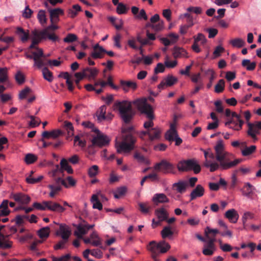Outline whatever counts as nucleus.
Here are the masks:
<instances>
[{"mask_svg": "<svg viewBox=\"0 0 261 261\" xmlns=\"http://www.w3.org/2000/svg\"><path fill=\"white\" fill-rule=\"evenodd\" d=\"M256 149L255 145H251L249 147H246L242 150V154L243 156H246L251 154Z\"/></svg>", "mask_w": 261, "mask_h": 261, "instance_id": "obj_43", "label": "nucleus"}, {"mask_svg": "<svg viewBox=\"0 0 261 261\" xmlns=\"http://www.w3.org/2000/svg\"><path fill=\"white\" fill-rule=\"evenodd\" d=\"M154 169L164 174H174L176 172L174 165L165 159L162 160L161 162L156 163L154 166Z\"/></svg>", "mask_w": 261, "mask_h": 261, "instance_id": "obj_6", "label": "nucleus"}, {"mask_svg": "<svg viewBox=\"0 0 261 261\" xmlns=\"http://www.w3.org/2000/svg\"><path fill=\"white\" fill-rule=\"evenodd\" d=\"M8 68L6 67L0 68V83L8 81Z\"/></svg>", "mask_w": 261, "mask_h": 261, "instance_id": "obj_39", "label": "nucleus"}, {"mask_svg": "<svg viewBox=\"0 0 261 261\" xmlns=\"http://www.w3.org/2000/svg\"><path fill=\"white\" fill-rule=\"evenodd\" d=\"M255 190L254 187H253L250 183L246 182L242 189H241V191L242 193V195L247 198H250L253 194V191Z\"/></svg>", "mask_w": 261, "mask_h": 261, "instance_id": "obj_20", "label": "nucleus"}, {"mask_svg": "<svg viewBox=\"0 0 261 261\" xmlns=\"http://www.w3.org/2000/svg\"><path fill=\"white\" fill-rule=\"evenodd\" d=\"M177 82V79L171 74H168L163 79L162 82L158 86L160 91L164 89L165 87H171Z\"/></svg>", "mask_w": 261, "mask_h": 261, "instance_id": "obj_11", "label": "nucleus"}, {"mask_svg": "<svg viewBox=\"0 0 261 261\" xmlns=\"http://www.w3.org/2000/svg\"><path fill=\"white\" fill-rule=\"evenodd\" d=\"M187 11L196 14H200L202 12L201 8L199 7H190L187 8Z\"/></svg>", "mask_w": 261, "mask_h": 261, "instance_id": "obj_64", "label": "nucleus"}, {"mask_svg": "<svg viewBox=\"0 0 261 261\" xmlns=\"http://www.w3.org/2000/svg\"><path fill=\"white\" fill-rule=\"evenodd\" d=\"M33 37L32 39V43L30 45V48H38L35 45L38 44L42 41L46 40L42 38L41 35L38 32V30H35L32 31Z\"/></svg>", "mask_w": 261, "mask_h": 261, "instance_id": "obj_16", "label": "nucleus"}, {"mask_svg": "<svg viewBox=\"0 0 261 261\" xmlns=\"http://www.w3.org/2000/svg\"><path fill=\"white\" fill-rule=\"evenodd\" d=\"M126 191L127 188L125 186L118 187L113 192L114 197L116 199H119L124 195Z\"/></svg>", "mask_w": 261, "mask_h": 261, "instance_id": "obj_34", "label": "nucleus"}, {"mask_svg": "<svg viewBox=\"0 0 261 261\" xmlns=\"http://www.w3.org/2000/svg\"><path fill=\"white\" fill-rule=\"evenodd\" d=\"M242 161L240 159H236L231 162H226L225 161H218L219 162H211V161L206 160L204 163V166L206 168H210V171L213 172L219 169L224 170L233 168Z\"/></svg>", "mask_w": 261, "mask_h": 261, "instance_id": "obj_3", "label": "nucleus"}, {"mask_svg": "<svg viewBox=\"0 0 261 261\" xmlns=\"http://www.w3.org/2000/svg\"><path fill=\"white\" fill-rule=\"evenodd\" d=\"M242 65L244 67H246V69L249 71H252L254 70L256 66L255 62H253L250 63V61L249 59H244L243 60Z\"/></svg>", "mask_w": 261, "mask_h": 261, "instance_id": "obj_36", "label": "nucleus"}, {"mask_svg": "<svg viewBox=\"0 0 261 261\" xmlns=\"http://www.w3.org/2000/svg\"><path fill=\"white\" fill-rule=\"evenodd\" d=\"M135 17L138 19H144L145 20H146L148 19L146 12L143 9L140 11L139 14L136 15Z\"/></svg>", "mask_w": 261, "mask_h": 261, "instance_id": "obj_63", "label": "nucleus"}, {"mask_svg": "<svg viewBox=\"0 0 261 261\" xmlns=\"http://www.w3.org/2000/svg\"><path fill=\"white\" fill-rule=\"evenodd\" d=\"M220 231L217 229L211 228L210 227H206L205 229V236H207L208 234L212 235L214 237H216V234L218 233H220Z\"/></svg>", "mask_w": 261, "mask_h": 261, "instance_id": "obj_54", "label": "nucleus"}, {"mask_svg": "<svg viewBox=\"0 0 261 261\" xmlns=\"http://www.w3.org/2000/svg\"><path fill=\"white\" fill-rule=\"evenodd\" d=\"M94 226V224L89 225L87 223H80L76 226V230L74 234L79 239H82L83 236L86 234L88 230Z\"/></svg>", "mask_w": 261, "mask_h": 261, "instance_id": "obj_10", "label": "nucleus"}, {"mask_svg": "<svg viewBox=\"0 0 261 261\" xmlns=\"http://www.w3.org/2000/svg\"><path fill=\"white\" fill-rule=\"evenodd\" d=\"M17 36L19 37L22 42L24 43L29 38V32L28 30L25 31L22 28L17 27Z\"/></svg>", "mask_w": 261, "mask_h": 261, "instance_id": "obj_27", "label": "nucleus"}, {"mask_svg": "<svg viewBox=\"0 0 261 261\" xmlns=\"http://www.w3.org/2000/svg\"><path fill=\"white\" fill-rule=\"evenodd\" d=\"M97 135L94 137L92 140V143L94 146L100 147L107 146L109 144L110 139L109 137L100 133H96Z\"/></svg>", "mask_w": 261, "mask_h": 261, "instance_id": "obj_9", "label": "nucleus"}, {"mask_svg": "<svg viewBox=\"0 0 261 261\" xmlns=\"http://www.w3.org/2000/svg\"><path fill=\"white\" fill-rule=\"evenodd\" d=\"M71 230L69 227L66 224H60L59 229L56 232V235L60 236L62 240L68 242Z\"/></svg>", "mask_w": 261, "mask_h": 261, "instance_id": "obj_12", "label": "nucleus"}, {"mask_svg": "<svg viewBox=\"0 0 261 261\" xmlns=\"http://www.w3.org/2000/svg\"><path fill=\"white\" fill-rule=\"evenodd\" d=\"M138 205L139 206V210L143 214H146L149 212L150 207L148 206V203L147 202H139Z\"/></svg>", "mask_w": 261, "mask_h": 261, "instance_id": "obj_50", "label": "nucleus"}, {"mask_svg": "<svg viewBox=\"0 0 261 261\" xmlns=\"http://www.w3.org/2000/svg\"><path fill=\"white\" fill-rule=\"evenodd\" d=\"M37 159V156L32 153L27 154L24 158V161L27 164H31L35 162Z\"/></svg>", "mask_w": 261, "mask_h": 261, "instance_id": "obj_51", "label": "nucleus"}, {"mask_svg": "<svg viewBox=\"0 0 261 261\" xmlns=\"http://www.w3.org/2000/svg\"><path fill=\"white\" fill-rule=\"evenodd\" d=\"M43 178V176L42 175H40L37 178L28 176L26 178V181L30 184H35L39 182Z\"/></svg>", "mask_w": 261, "mask_h": 261, "instance_id": "obj_53", "label": "nucleus"}, {"mask_svg": "<svg viewBox=\"0 0 261 261\" xmlns=\"http://www.w3.org/2000/svg\"><path fill=\"white\" fill-rule=\"evenodd\" d=\"M134 148V146L132 144L122 142L118 146H117V151L118 153L121 152H129Z\"/></svg>", "mask_w": 261, "mask_h": 261, "instance_id": "obj_26", "label": "nucleus"}, {"mask_svg": "<svg viewBox=\"0 0 261 261\" xmlns=\"http://www.w3.org/2000/svg\"><path fill=\"white\" fill-rule=\"evenodd\" d=\"M32 92V89L29 87H25L21 90L18 94V98L20 100L27 99L29 103L33 102L36 98L35 96L32 95L30 97Z\"/></svg>", "mask_w": 261, "mask_h": 261, "instance_id": "obj_13", "label": "nucleus"}, {"mask_svg": "<svg viewBox=\"0 0 261 261\" xmlns=\"http://www.w3.org/2000/svg\"><path fill=\"white\" fill-rule=\"evenodd\" d=\"M77 40V37L74 34H68L66 37L63 39V41L65 43H72Z\"/></svg>", "mask_w": 261, "mask_h": 261, "instance_id": "obj_48", "label": "nucleus"}, {"mask_svg": "<svg viewBox=\"0 0 261 261\" xmlns=\"http://www.w3.org/2000/svg\"><path fill=\"white\" fill-rule=\"evenodd\" d=\"M93 49H94L95 50L99 49H100V51L106 53L111 57H113L114 55V53L113 51L106 50L102 46H100L98 43H97L93 46Z\"/></svg>", "mask_w": 261, "mask_h": 261, "instance_id": "obj_58", "label": "nucleus"}, {"mask_svg": "<svg viewBox=\"0 0 261 261\" xmlns=\"http://www.w3.org/2000/svg\"><path fill=\"white\" fill-rule=\"evenodd\" d=\"M161 130L158 127H154L149 130H142L138 133L139 137L143 140H145L146 136H148V141L152 142L158 140L161 138Z\"/></svg>", "mask_w": 261, "mask_h": 261, "instance_id": "obj_5", "label": "nucleus"}, {"mask_svg": "<svg viewBox=\"0 0 261 261\" xmlns=\"http://www.w3.org/2000/svg\"><path fill=\"white\" fill-rule=\"evenodd\" d=\"M177 135L173 124L170 126V129L168 130L165 134V138L169 141H174V138Z\"/></svg>", "mask_w": 261, "mask_h": 261, "instance_id": "obj_30", "label": "nucleus"}, {"mask_svg": "<svg viewBox=\"0 0 261 261\" xmlns=\"http://www.w3.org/2000/svg\"><path fill=\"white\" fill-rule=\"evenodd\" d=\"M61 168L59 169V166L56 165V169L54 171L53 175H55L56 172L58 170H65L69 174L73 173V170L71 167L68 164L67 160L65 159H62L60 161Z\"/></svg>", "mask_w": 261, "mask_h": 261, "instance_id": "obj_17", "label": "nucleus"}, {"mask_svg": "<svg viewBox=\"0 0 261 261\" xmlns=\"http://www.w3.org/2000/svg\"><path fill=\"white\" fill-rule=\"evenodd\" d=\"M11 245L6 241V237L0 232V248L2 249H6L10 248Z\"/></svg>", "mask_w": 261, "mask_h": 261, "instance_id": "obj_37", "label": "nucleus"}, {"mask_svg": "<svg viewBox=\"0 0 261 261\" xmlns=\"http://www.w3.org/2000/svg\"><path fill=\"white\" fill-rule=\"evenodd\" d=\"M50 20L51 22H53V19H58L59 15L64 14V11L60 8H56L53 9H49Z\"/></svg>", "mask_w": 261, "mask_h": 261, "instance_id": "obj_28", "label": "nucleus"}, {"mask_svg": "<svg viewBox=\"0 0 261 261\" xmlns=\"http://www.w3.org/2000/svg\"><path fill=\"white\" fill-rule=\"evenodd\" d=\"M33 13V11L30 9L29 6H27L25 9L22 11V15L25 18H30L31 17Z\"/></svg>", "mask_w": 261, "mask_h": 261, "instance_id": "obj_56", "label": "nucleus"}, {"mask_svg": "<svg viewBox=\"0 0 261 261\" xmlns=\"http://www.w3.org/2000/svg\"><path fill=\"white\" fill-rule=\"evenodd\" d=\"M82 125L85 127L91 128L92 131L95 133H99V130L95 127L94 124L90 121H84L82 122Z\"/></svg>", "mask_w": 261, "mask_h": 261, "instance_id": "obj_52", "label": "nucleus"}, {"mask_svg": "<svg viewBox=\"0 0 261 261\" xmlns=\"http://www.w3.org/2000/svg\"><path fill=\"white\" fill-rule=\"evenodd\" d=\"M154 215L158 219L162 222L167 220L169 216L168 212L164 207L156 208L154 211Z\"/></svg>", "mask_w": 261, "mask_h": 261, "instance_id": "obj_19", "label": "nucleus"}, {"mask_svg": "<svg viewBox=\"0 0 261 261\" xmlns=\"http://www.w3.org/2000/svg\"><path fill=\"white\" fill-rule=\"evenodd\" d=\"M225 87V81L223 79L220 80L215 87V92L217 93L222 92Z\"/></svg>", "mask_w": 261, "mask_h": 261, "instance_id": "obj_42", "label": "nucleus"}, {"mask_svg": "<svg viewBox=\"0 0 261 261\" xmlns=\"http://www.w3.org/2000/svg\"><path fill=\"white\" fill-rule=\"evenodd\" d=\"M84 73V77H87L89 79H94L97 75L98 71L95 68L86 67L83 69L81 71Z\"/></svg>", "mask_w": 261, "mask_h": 261, "instance_id": "obj_21", "label": "nucleus"}, {"mask_svg": "<svg viewBox=\"0 0 261 261\" xmlns=\"http://www.w3.org/2000/svg\"><path fill=\"white\" fill-rule=\"evenodd\" d=\"M194 42L196 43H198V42H200V43L202 45L204 44L206 42V39L204 35L202 33H198L197 36H194L193 37Z\"/></svg>", "mask_w": 261, "mask_h": 261, "instance_id": "obj_44", "label": "nucleus"}, {"mask_svg": "<svg viewBox=\"0 0 261 261\" xmlns=\"http://www.w3.org/2000/svg\"><path fill=\"white\" fill-rule=\"evenodd\" d=\"M161 234L163 239L170 238L173 236V232L170 226H166L162 230Z\"/></svg>", "mask_w": 261, "mask_h": 261, "instance_id": "obj_33", "label": "nucleus"}, {"mask_svg": "<svg viewBox=\"0 0 261 261\" xmlns=\"http://www.w3.org/2000/svg\"><path fill=\"white\" fill-rule=\"evenodd\" d=\"M42 74L44 79L49 82H51L53 80V76L51 71H50L47 67H44L42 69Z\"/></svg>", "mask_w": 261, "mask_h": 261, "instance_id": "obj_38", "label": "nucleus"}, {"mask_svg": "<svg viewBox=\"0 0 261 261\" xmlns=\"http://www.w3.org/2000/svg\"><path fill=\"white\" fill-rule=\"evenodd\" d=\"M216 152V159L217 161H225L226 162H231L227 157L228 153L225 151L224 146L222 140L220 139L217 142L214 147Z\"/></svg>", "mask_w": 261, "mask_h": 261, "instance_id": "obj_7", "label": "nucleus"}, {"mask_svg": "<svg viewBox=\"0 0 261 261\" xmlns=\"http://www.w3.org/2000/svg\"><path fill=\"white\" fill-rule=\"evenodd\" d=\"M205 192L204 187L201 185H197L196 187L191 191L189 196L190 201H193L196 198L202 197Z\"/></svg>", "mask_w": 261, "mask_h": 261, "instance_id": "obj_15", "label": "nucleus"}, {"mask_svg": "<svg viewBox=\"0 0 261 261\" xmlns=\"http://www.w3.org/2000/svg\"><path fill=\"white\" fill-rule=\"evenodd\" d=\"M161 253L166 252L170 248V245L165 241H161L156 245Z\"/></svg>", "mask_w": 261, "mask_h": 261, "instance_id": "obj_35", "label": "nucleus"}, {"mask_svg": "<svg viewBox=\"0 0 261 261\" xmlns=\"http://www.w3.org/2000/svg\"><path fill=\"white\" fill-rule=\"evenodd\" d=\"M230 43L233 47L241 48L244 46L245 42L241 38H235L234 39L231 40L230 41Z\"/></svg>", "mask_w": 261, "mask_h": 261, "instance_id": "obj_40", "label": "nucleus"}, {"mask_svg": "<svg viewBox=\"0 0 261 261\" xmlns=\"http://www.w3.org/2000/svg\"><path fill=\"white\" fill-rule=\"evenodd\" d=\"M225 217L227 218L230 222L236 223L238 220L239 216L237 212L234 209L232 208L225 212Z\"/></svg>", "mask_w": 261, "mask_h": 261, "instance_id": "obj_22", "label": "nucleus"}, {"mask_svg": "<svg viewBox=\"0 0 261 261\" xmlns=\"http://www.w3.org/2000/svg\"><path fill=\"white\" fill-rule=\"evenodd\" d=\"M36 49L37 50V51L32 52L34 60L39 59L40 58L42 57L43 56V52L42 49L39 48H36Z\"/></svg>", "mask_w": 261, "mask_h": 261, "instance_id": "obj_60", "label": "nucleus"}, {"mask_svg": "<svg viewBox=\"0 0 261 261\" xmlns=\"http://www.w3.org/2000/svg\"><path fill=\"white\" fill-rule=\"evenodd\" d=\"M31 200L30 197L22 193H17V202L28 204Z\"/></svg>", "mask_w": 261, "mask_h": 261, "instance_id": "obj_31", "label": "nucleus"}, {"mask_svg": "<svg viewBox=\"0 0 261 261\" xmlns=\"http://www.w3.org/2000/svg\"><path fill=\"white\" fill-rule=\"evenodd\" d=\"M99 168L97 165L92 166L88 170V175L90 177H94L96 176L98 173Z\"/></svg>", "mask_w": 261, "mask_h": 261, "instance_id": "obj_47", "label": "nucleus"}, {"mask_svg": "<svg viewBox=\"0 0 261 261\" xmlns=\"http://www.w3.org/2000/svg\"><path fill=\"white\" fill-rule=\"evenodd\" d=\"M152 201L158 205L159 203H168L169 199L164 193H156L152 197Z\"/></svg>", "mask_w": 261, "mask_h": 261, "instance_id": "obj_18", "label": "nucleus"}, {"mask_svg": "<svg viewBox=\"0 0 261 261\" xmlns=\"http://www.w3.org/2000/svg\"><path fill=\"white\" fill-rule=\"evenodd\" d=\"M91 202L93 203V208L101 210L102 209V205L98 199L97 195L93 194L91 198Z\"/></svg>", "mask_w": 261, "mask_h": 261, "instance_id": "obj_32", "label": "nucleus"}, {"mask_svg": "<svg viewBox=\"0 0 261 261\" xmlns=\"http://www.w3.org/2000/svg\"><path fill=\"white\" fill-rule=\"evenodd\" d=\"M248 129L247 130V135L250 136L254 141L257 140L256 135L259 134V129L254 127V125L251 122H247Z\"/></svg>", "mask_w": 261, "mask_h": 261, "instance_id": "obj_23", "label": "nucleus"}, {"mask_svg": "<svg viewBox=\"0 0 261 261\" xmlns=\"http://www.w3.org/2000/svg\"><path fill=\"white\" fill-rule=\"evenodd\" d=\"M124 142H127L129 144H132V145L134 146L136 142V138L133 135L128 134L124 136Z\"/></svg>", "mask_w": 261, "mask_h": 261, "instance_id": "obj_55", "label": "nucleus"}, {"mask_svg": "<svg viewBox=\"0 0 261 261\" xmlns=\"http://www.w3.org/2000/svg\"><path fill=\"white\" fill-rule=\"evenodd\" d=\"M49 233V227L48 226L43 227L38 231V235L40 238H47Z\"/></svg>", "mask_w": 261, "mask_h": 261, "instance_id": "obj_41", "label": "nucleus"}, {"mask_svg": "<svg viewBox=\"0 0 261 261\" xmlns=\"http://www.w3.org/2000/svg\"><path fill=\"white\" fill-rule=\"evenodd\" d=\"M50 138L56 139L58 137L63 135V133L60 129H54L50 132Z\"/></svg>", "mask_w": 261, "mask_h": 261, "instance_id": "obj_62", "label": "nucleus"}, {"mask_svg": "<svg viewBox=\"0 0 261 261\" xmlns=\"http://www.w3.org/2000/svg\"><path fill=\"white\" fill-rule=\"evenodd\" d=\"M178 170L180 171L192 170L198 174L201 171V167L194 159H189L180 161L177 164Z\"/></svg>", "mask_w": 261, "mask_h": 261, "instance_id": "obj_4", "label": "nucleus"}, {"mask_svg": "<svg viewBox=\"0 0 261 261\" xmlns=\"http://www.w3.org/2000/svg\"><path fill=\"white\" fill-rule=\"evenodd\" d=\"M70 258H71L70 254H66L63 255L60 257L53 256L52 260H53V261H68Z\"/></svg>", "mask_w": 261, "mask_h": 261, "instance_id": "obj_61", "label": "nucleus"}, {"mask_svg": "<svg viewBox=\"0 0 261 261\" xmlns=\"http://www.w3.org/2000/svg\"><path fill=\"white\" fill-rule=\"evenodd\" d=\"M253 218V215L252 213L249 212H246L244 213L243 217H242V222L243 225L245 226L247 220L248 219H252Z\"/></svg>", "mask_w": 261, "mask_h": 261, "instance_id": "obj_59", "label": "nucleus"}, {"mask_svg": "<svg viewBox=\"0 0 261 261\" xmlns=\"http://www.w3.org/2000/svg\"><path fill=\"white\" fill-rule=\"evenodd\" d=\"M37 18L39 22L42 24H44L46 22V18L45 15V11L40 10L38 13Z\"/></svg>", "mask_w": 261, "mask_h": 261, "instance_id": "obj_49", "label": "nucleus"}, {"mask_svg": "<svg viewBox=\"0 0 261 261\" xmlns=\"http://www.w3.org/2000/svg\"><path fill=\"white\" fill-rule=\"evenodd\" d=\"M51 23H53L51 22ZM58 29V27L56 25L51 23L50 25L47 27L46 28L41 30H38V32L41 35L42 38L44 39H49L53 42H56L59 40V37L55 35L54 33H50V30H56Z\"/></svg>", "mask_w": 261, "mask_h": 261, "instance_id": "obj_8", "label": "nucleus"}, {"mask_svg": "<svg viewBox=\"0 0 261 261\" xmlns=\"http://www.w3.org/2000/svg\"><path fill=\"white\" fill-rule=\"evenodd\" d=\"M138 110L142 113L146 115L149 120L144 123L143 126L146 130H149L153 127V119L154 118L153 111L151 106L148 103L145 98H139L133 102Z\"/></svg>", "mask_w": 261, "mask_h": 261, "instance_id": "obj_1", "label": "nucleus"}, {"mask_svg": "<svg viewBox=\"0 0 261 261\" xmlns=\"http://www.w3.org/2000/svg\"><path fill=\"white\" fill-rule=\"evenodd\" d=\"M43 203L45 205L46 209L51 211L62 213L65 210V208L60 204L51 201H44Z\"/></svg>", "mask_w": 261, "mask_h": 261, "instance_id": "obj_14", "label": "nucleus"}, {"mask_svg": "<svg viewBox=\"0 0 261 261\" xmlns=\"http://www.w3.org/2000/svg\"><path fill=\"white\" fill-rule=\"evenodd\" d=\"M8 200H4L0 205V216H5L10 213L8 208Z\"/></svg>", "mask_w": 261, "mask_h": 261, "instance_id": "obj_29", "label": "nucleus"}, {"mask_svg": "<svg viewBox=\"0 0 261 261\" xmlns=\"http://www.w3.org/2000/svg\"><path fill=\"white\" fill-rule=\"evenodd\" d=\"M81 135H76L74 138V142L75 144L77 143V145L83 148L86 145V141L85 140L81 139Z\"/></svg>", "mask_w": 261, "mask_h": 261, "instance_id": "obj_46", "label": "nucleus"}, {"mask_svg": "<svg viewBox=\"0 0 261 261\" xmlns=\"http://www.w3.org/2000/svg\"><path fill=\"white\" fill-rule=\"evenodd\" d=\"M188 185V183L187 181L180 180L177 182L174 183L172 185V187L175 188L178 193H182L186 190Z\"/></svg>", "mask_w": 261, "mask_h": 261, "instance_id": "obj_24", "label": "nucleus"}, {"mask_svg": "<svg viewBox=\"0 0 261 261\" xmlns=\"http://www.w3.org/2000/svg\"><path fill=\"white\" fill-rule=\"evenodd\" d=\"M120 84L121 88L125 92H127L129 88L135 90L137 87L136 83L132 81L121 80Z\"/></svg>", "mask_w": 261, "mask_h": 261, "instance_id": "obj_25", "label": "nucleus"}, {"mask_svg": "<svg viewBox=\"0 0 261 261\" xmlns=\"http://www.w3.org/2000/svg\"><path fill=\"white\" fill-rule=\"evenodd\" d=\"M134 101H117L114 103L115 108L118 109L120 117L125 123H129L133 117L132 104H134Z\"/></svg>", "mask_w": 261, "mask_h": 261, "instance_id": "obj_2", "label": "nucleus"}, {"mask_svg": "<svg viewBox=\"0 0 261 261\" xmlns=\"http://www.w3.org/2000/svg\"><path fill=\"white\" fill-rule=\"evenodd\" d=\"M32 237V235L30 233H27L22 236L18 237L17 239L19 240V242L24 243L27 242Z\"/></svg>", "mask_w": 261, "mask_h": 261, "instance_id": "obj_57", "label": "nucleus"}, {"mask_svg": "<svg viewBox=\"0 0 261 261\" xmlns=\"http://www.w3.org/2000/svg\"><path fill=\"white\" fill-rule=\"evenodd\" d=\"M117 6L116 12L118 14H123L127 13L128 9L125 5L122 3H119Z\"/></svg>", "mask_w": 261, "mask_h": 261, "instance_id": "obj_45", "label": "nucleus"}]
</instances>
